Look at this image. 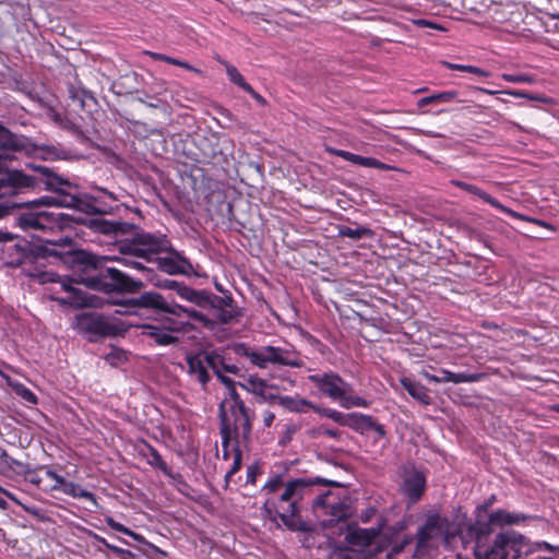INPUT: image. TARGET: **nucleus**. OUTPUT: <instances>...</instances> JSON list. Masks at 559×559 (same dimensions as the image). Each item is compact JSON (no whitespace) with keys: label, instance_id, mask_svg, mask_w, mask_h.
<instances>
[{"label":"nucleus","instance_id":"1","mask_svg":"<svg viewBox=\"0 0 559 559\" xmlns=\"http://www.w3.org/2000/svg\"><path fill=\"white\" fill-rule=\"evenodd\" d=\"M32 175L24 174L21 170V193L28 190H47L53 195H45L34 200L36 204L46 206L69 207L82 212L87 216H99V214L110 213L112 206L106 204L105 199L117 201V197L103 188H95L97 194H80L78 185L71 182L56 174L46 166H33Z\"/></svg>","mask_w":559,"mask_h":559},{"label":"nucleus","instance_id":"2","mask_svg":"<svg viewBox=\"0 0 559 559\" xmlns=\"http://www.w3.org/2000/svg\"><path fill=\"white\" fill-rule=\"evenodd\" d=\"M45 246L61 252H83L90 255L85 259L87 261H84V263L70 264L57 255H49L47 260L49 262L58 261L67 265L74 273H78L76 281L88 288L107 294L114 292L135 294L144 287L142 281L134 280L120 270L108 266V259L106 257H99L83 249H75L74 242L70 237H63L57 241H47Z\"/></svg>","mask_w":559,"mask_h":559},{"label":"nucleus","instance_id":"3","mask_svg":"<svg viewBox=\"0 0 559 559\" xmlns=\"http://www.w3.org/2000/svg\"><path fill=\"white\" fill-rule=\"evenodd\" d=\"M131 238L119 240V251L121 253H131L136 258H143L146 262H155L157 269L169 275H189L193 270L191 262L181 257H156L164 250L165 240L147 233L136 231V228L130 233Z\"/></svg>","mask_w":559,"mask_h":559},{"label":"nucleus","instance_id":"4","mask_svg":"<svg viewBox=\"0 0 559 559\" xmlns=\"http://www.w3.org/2000/svg\"><path fill=\"white\" fill-rule=\"evenodd\" d=\"M468 535L475 539L476 559H527L531 552L524 536L515 532L497 534L491 545L485 543L489 534H478L469 527Z\"/></svg>","mask_w":559,"mask_h":559},{"label":"nucleus","instance_id":"5","mask_svg":"<svg viewBox=\"0 0 559 559\" xmlns=\"http://www.w3.org/2000/svg\"><path fill=\"white\" fill-rule=\"evenodd\" d=\"M7 254V264L14 267H24L25 265L40 264L43 265L44 260H48L49 255L61 257L66 262L84 263L85 259L88 258L83 252H61L57 249H49L44 245H34L25 239H21L15 243L9 245L3 249Z\"/></svg>","mask_w":559,"mask_h":559},{"label":"nucleus","instance_id":"6","mask_svg":"<svg viewBox=\"0 0 559 559\" xmlns=\"http://www.w3.org/2000/svg\"><path fill=\"white\" fill-rule=\"evenodd\" d=\"M319 479L295 478L287 480L282 492V502L288 503V510L282 512V523L292 531H309V524L302 520L300 511L305 500L313 495L314 485Z\"/></svg>","mask_w":559,"mask_h":559},{"label":"nucleus","instance_id":"7","mask_svg":"<svg viewBox=\"0 0 559 559\" xmlns=\"http://www.w3.org/2000/svg\"><path fill=\"white\" fill-rule=\"evenodd\" d=\"M218 417L219 432L233 435L236 443L248 442L252 428L251 417L236 390H231V397L219 404Z\"/></svg>","mask_w":559,"mask_h":559},{"label":"nucleus","instance_id":"8","mask_svg":"<svg viewBox=\"0 0 559 559\" xmlns=\"http://www.w3.org/2000/svg\"><path fill=\"white\" fill-rule=\"evenodd\" d=\"M74 329L95 343L105 337L121 336L128 332V325L114 316L87 311L74 317Z\"/></svg>","mask_w":559,"mask_h":559},{"label":"nucleus","instance_id":"9","mask_svg":"<svg viewBox=\"0 0 559 559\" xmlns=\"http://www.w3.org/2000/svg\"><path fill=\"white\" fill-rule=\"evenodd\" d=\"M56 221L58 223L56 228L58 229L72 228L75 225H82L94 233L103 234L116 239L122 236H128L133 229H135V225L130 223L108 221L102 216H87L82 212L78 214L56 213Z\"/></svg>","mask_w":559,"mask_h":559},{"label":"nucleus","instance_id":"10","mask_svg":"<svg viewBox=\"0 0 559 559\" xmlns=\"http://www.w3.org/2000/svg\"><path fill=\"white\" fill-rule=\"evenodd\" d=\"M29 276H37L41 283L60 282L62 289L69 293V295L66 298L58 299V301L62 305H69L74 308H102L105 305L104 298L72 286L66 280H61V277L55 273H29Z\"/></svg>","mask_w":559,"mask_h":559},{"label":"nucleus","instance_id":"11","mask_svg":"<svg viewBox=\"0 0 559 559\" xmlns=\"http://www.w3.org/2000/svg\"><path fill=\"white\" fill-rule=\"evenodd\" d=\"M308 379L321 394L333 401L341 402L344 393L352 392L353 390L352 385L335 372L310 374Z\"/></svg>","mask_w":559,"mask_h":559},{"label":"nucleus","instance_id":"12","mask_svg":"<svg viewBox=\"0 0 559 559\" xmlns=\"http://www.w3.org/2000/svg\"><path fill=\"white\" fill-rule=\"evenodd\" d=\"M312 507L316 510H322L323 514L330 515L329 519L323 520V525L326 527H332L348 516V507L331 491L318 495L313 499Z\"/></svg>","mask_w":559,"mask_h":559},{"label":"nucleus","instance_id":"13","mask_svg":"<svg viewBox=\"0 0 559 559\" xmlns=\"http://www.w3.org/2000/svg\"><path fill=\"white\" fill-rule=\"evenodd\" d=\"M14 224L25 231H46L56 229V213L48 211H24L14 214Z\"/></svg>","mask_w":559,"mask_h":559},{"label":"nucleus","instance_id":"14","mask_svg":"<svg viewBox=\"0 0 559 559\" xmlns=\"http://www.w3.org/2000/svg\"><path fill=\"white\" fill-rule=\"evenodd\" d=\"M14 224L25 231H46L56 229V213L48 211H24L14 214Z\"/></svg>","mask_w":559,"mask_h":559},{"label":"nucleus","instance_id":"15","mask_svg":"<svg viewBox=\"0 0 559 559\" xmlns=\"http://www.w3.org/2000/svg\"><path fill=\"white\" fill-rule=\"evenodd\" d=\"M532 519L531 515L521 512H509L504 509H498L491 512L487 521L476 519L471 525V531H478V534H490L491 526L519 525Z\"/></svg>","mask_w":559,"mask_h":559},{"label":"nucleus","instance_id":"16","mask_svg":"<svg viewBox=\"0 0 559 559\" xmlns=\"http://www.w3.org/2000/svg\"><path fill=\"white\" fill-rule=\"evenodd\" d=\"M173 304L174 302H169L162 294L151 290L144 292L138 297L126 299L118 305L126 308H143L170 314L176 313V311L171 309Z\"/></svg>","mask_w":559,"mask_h":559},{"label":"nucleus","instance_id":"17","mask_svg":"<svg viewBox=\"0 0 559 559\" xmlns=\"http://www.w3.org/2000/svg\"><path fill=\"white\" fill-rule=\"evenodd\" d=\"M231 350L239 357H245L255 366L261 368L266 367L267 362L280 361V348L278 347H262L260 349H253L245 343H235L230 346Z\"/></svg>","mask_w":559,"mask_h":559},{"label":"nucleus","instance_id":"18","mask_svg":"<svg viewBox=\"0 0 559 559\" xmlns=\"http://www.w3.org/2000/svg\"><path fill=\"white\" fill-rule=\"evenodd\" d=\"M427 488V478L423 471L415 467L405 469L401 485L402 493L412 502H418Z\"/></svg>","mask_w":559,"mask_h":559},{"label":"nucleus","instance_id":"19","mask_svg":"<svg viewBox=\"0 0 559 559\" xmlns=\"http://www.w3.org/2000/svg\"><path fill=\"white\" fill-rule=\"evenodd\" d=\"M32 150L33 143L28 138L11 132L0 121V154L8 155L13 152L29 153Z\"/></svg>","mask_w":559,"mask_h":559},{"label":"nucleus","instance_id":"20","mask_svg":"<svg viewBox=\"0 0 559 559\" xmlns=\"http://www.w3.org/2000/svg\"><path fill=\"white\" fill-rule=\"evenodd\" d=\"M452 185L473 194V195L478 197L484 202H486L489 205H491L492 207L508 214L511 217L522 219V221H530V218H527L523 214H520V213L513 211L512 209L504 206L499 200H497L496 198H493L489 193L485 192L483 189H480L479 187H477L475 185H472V183H468L465 181H461V180H452Z\"/></svg>","mask_w":559,"mask_h":559},{"label":"nucleus","instance_id":"21","mask_svg":"<svg viewBox=\"0 0 559 559\" xmlns=\"http://www.w3.org/2000/svg\"><path fill=\"white\" fill-rule=\"evenodd\" d=\"M442 527V521L438 513L428 515L425 523L417 531L416 551L419 552L423 548L427 547L428 542L438 536Z\"/></svg>","mask_w":559,"mask_h":559},{"label":"nucleus","instance_id":"22","mask_svg":"<svg viewBox=\"0 0 559 559\" xmlns=\"http://www.w3.org/2000/svg\"><path fill=\"white\" fill-rule=\"evenodd\" d=\"M140 329L141 335L153 340L156 345L167 346L179 342V338L173 334L174 330L164 325L146 323L140 325Z\"/></svg>","mask_w":559,"mask_h":559},{"label":"nucleus","instance_id":"23","mask_svg":"<svg viewBox=\"0 0 559 559\" xmlns=\"http://www.w3.org/2000/svg\"><path fill=\"white\" fill-rule=\"evenodd\" d=\"M248 391L259 396L263 402L275 403L280 400V386L260 378H251L243 385Z\"/></svg>","mask_w":559,"mask_h":559},{"label":"nucleus","instance_id":"24","mask_svg":"<svg viewBox=\"0 0 559 559\" xmlns=\"http://www.w3.org/2000/svg\"><path fill=\"white\" fill-rule=\"evenodd\" d=\"M21 170L0 164V198L21 193Z\"/></svg>","mask_w":559,"mask_h":559},{"label":"nucleus","instance_id":"25","mask_svg":"<svg viewBox=\"0 0 559 559\" xmlns=\"http://www.w3.org/2000/svg\"><path fill=\"white\" fill-rule=\"evenodd\" d=\"M379 528H361L358 526H348L345 539L352 546L369 547L379 536Z\"/></svg>","mask_w":559,"mask_h":559},{"label":"nucleus","instance_id":"26","mask_svg":"<svg viewBox=\"0 0 559 559\" xmlns=\"http://www.w3.org/2000/svg\"><path fill=\"white\" fill-rule=\"evenodd\" d=\"M204 353L205 352L201 350L194 355H188L186 358L189 373L195 374L198 381L203 386H205L211 380V377L206 369L207 365L204 360Z\"/></svg>","mask_w":559,"mask_h":559},{"label":"nucleus","instance_id":"27","mask_svg":"<svg viewBox=\"0 0 559 559\" xmlns=\"http://www.w3.org/2000/svg\"><path fill=\"white\" fill-rule=\"evenodd\" d=\"M175 292L180 298L188 300L199 307H204L207 305L209 292L206 290H195L180 282Z\"/></svg>","mask_w":559,"mask_h":559},{"label":"nucleus","instance_id":"28","mask_svg":"<svg viewBox=\"0 0 559 559\" xmlns=\"http://www.w3.org/2000/svg\"><path fill=\"white\" fill-rule=\"evenodd\" d=\"M146 447H147V451H148L147 462L150 465L157 467L165 475L177 480L183 487H188V484L182 479L180 474H174L170 471L167 463L163 460L162 455L158 453V451L155 448L151 447L150 444H146Z\"/></svg>","mask_w":559,"mask_h":559},{"label":"nucleus","instance_id":"29","mask_svg":"<svg viewBox=\"0 0 559 559\" xmlns=\"http://www.w3.org/2000/svg\"><path fill=\"white\" fill-rule=\"evenodd\" d=\"M204 360L207 367L211 368L214 373H223V371H225L237 374L239 371L236 365L226 364L224 358L215 350L204 353Z\"/></svg>","mask_w":559,"mask_h":559},{"label":"nucleus","instance_id":"30","mask_svg":"<svg viewBox=\"0 0 559 559\" xmlns=\"http://www.w3.org/2000/svg\"><path fill=\"white\" fill-rule=\"evenodd\" d=\"M453 102H461L459 99V92L457 91H443L439 93H435L428 96H425L420 98L417 102V106L419 108H424L428 105H439V104H448Z\"/></svg>","mask_w":559,"mask_h":559},{"label":"nucleus","instance_id":"31","mask_svg":"<svg viewBox=\"0 0 559 559\" xmlns=\"http://www.w3.org/2000/svg\"><path fill=\"white\" fill-rule=\"evenodd\" d=\"M401 384L412 397L424 404H429L430 396L428 390L423 384L409 378H402Z\"/></svg>","mask_w":559,"mask_h":559},{"label":"nucleus","instance_id":"32","mask_svg":"<svg viewBox=\"0 0 559 559\" xmlns=\"http://www.w3.org/2000/svg\"><path fill=\"white\" fill-rule=\"evenodd\" d=\"M477 90L479 92L488 94V95H495V94L500 93L499 91L487 90V88H484V87H477ZM501 93L510 95V96H513V97H516V98H526V99L534 100V102H539V103H543V104H551V99L549 97H547L545 95H540V94H532V93L526 92V91L506 90V91H502Z\"/></svg>","mask_w":559,"mask_h":559},{"label":"nucleus","instance_id":"33","mask_svg":"<svg viewBox=\"0 0 559 559\" xmlns=\"http://www.w3.org/2000/svg\"><path fill=\"white\" fill-rule=\"evenodd\" d=\"M374 420L371 415L354 412L349 428L361 436L369 435Z\"/></svg>","mask_w":559,"mask_h":559},{"label":"nucleus","instance_id":"34","mask_svg":"<svg viewBox=\"0 0 559 559\" xmlns=\"http://www.w3.org/2000/svg\"><path fill=\"white\" fill-rule=\"evenodd\" d=\"M282 407L288 409L289 412L296 413H306L309 409L320 412V407H317L305 399H293L288 396H282Z\"/></svg>","mask_w":559,"mask_h":559},{"label":"nucleus","instance_id":"35","mask_svg":"<svg viewBox=\"0 0 559 559\" xmlns=\"http://www.w3.org/2000/svg\"><path fill=\"white\" fill-rule=\"evenodd\" d=\"M337 231L340 237H346L353 240H360L362 238H370L373 236V231L369 227L360 225H358L356 228L341 225L337 227Z\"/></svg>","mask_w":559,"mask_h":559},{"label":"nucleus","instance_id":"36","mask_svg":"<svg viewBox=\"0 0 559 559\" xmlns=\"http://www.w3.org/2000/svg\"><path fill=\"white\" fill-rule=\"evenodd\" d=\"M41 204H36L33 201H26V202H15L12 200H3L0 201V218H3L10 214H15L16 211L22 210L23 207H29V206H40Z\"/></svg>","mask_w":559,"mask_h":559},{"label":"nucleus","instance_id":"37","mask_svg":"<svg viewBox=\"0 0 559 559\" xmlns=\"http://www.w3.org/2000/svg\"><path fill=\"white\" fill-rule=\"evenodd\" d=\"M222 63L226 66V72H227L228 79L234 84L238 85L240 88H242L245 92H247L251 95H257L254 90L251 87L250 84H248L245 81L243 76L240 74V72L237 70L236 67H234L233 64H229L225 61H222Z\"/></svg>","mask_w":559,"mask_h":559},{"label":"nucleus","instance_id":"38","mask_svg":"<svg viewBox=\"0 0 559 559\" xmlns=\"http://www.w3.org/2000/svg\"><path fill=\"white\" fill-rule=\"evenodd\" d=\"M171 309L176 311V313H170L175 317H181L182 314H186L188 318L193 319L198 322L203 323L205 326L209 325L210 320L206 319V317L201 313L200 311H197L194 309H190L183 306H180L178 304H173Z\"/></svg>","mask_w":559,"mask_h":559},{"label":"nucleus","instance_id":"39","mask_svg":"<svg viewBox=\"0 0 559 559\" xmlns=\"http://www.w3.org/2000/svg\"><path fill=\"white\" fill-rule=\"evenodd\" d=\"M318 413L326 416L328 418H331L333 421L341 426H345L348 428L350 426L353 413L344 414L333 408H320V412Z\"/></svg>","mask_w":559,"mask_h":559},{"label":"nucleus","instance_id":"40","mask_svg":"<svg viewBox=\"0 0 559 559\" xmlns=\"http://www.w3.org/2000/svg\"><path fill=\"white\" fill-rule=\"evenodd\" d=\"M136 100L141 104H144L148 108L159 110L165 116L170 115V106L166 100L148 95H146V98L138 97Z\"/></svg>","mask_w":559,"mask_h":559},{"label":"nucleus","instance_id":"41","mask_svg":"<svg viewBox=\"0 0 559 559\" xmlns=\"http://www.w3.org/2000/svg\"><path fill=\"white\" fill-rule=\"evenodd\" d=\"M0 491H2L9 499H11L12 501H14L16 504H19L25 512H27L28 514L37 518L38 520L40 521H45L47 520V516L45 515V512L40 509V508H37L35 506H29V504H24L22 503L21 501H19L13 493L2 489L0 487Z\"/></svg>","mask_w":559,"mask_h":559},{"label":"nucleus","instance_id":"42","mask_svg":"<svg viewBox=\"0 0 559 559\" xmlns=\"http://www.w3.org/2000/svg\"><path fill=\"white\" fill-rule=\"evenodd\" d=\"M263 514L266 519L271 521V523L277 528L280 527V523L277 522V518L280 516V511L277 510V502L275 498H267L263 506Z\"/></svg>","mask_w":559,"mask_h":559},{"label":"nucleus","instance_id":"43","mask_svg":"<svg viewBox=\"0 0 559 559\" xmlns=\"http://www.w3.org/2000/svg\"><path fill=\"white\" fill-rule=\"evenodd\" d=\"M148 282L158 288L169 290H176L178 284L180 283L174 280L160 278L159 275H157L154 271L148 272Z\"/></svg>","mask_w":559,"mask_h":559},{"label":"nucleus","instance_id":"44","mask_svg":"<svg viewBox=\"0 0 559 559\" xmlns=\"http://www.w3.org/2000/svg\"><path fill=\"white\" fill-rule=\"evenodd\" d=\"M340 404L342 407L348 409L352 407H368L370 405V402L364 397L353 395L349 392H347L344 393V396L342 397Z\"/></svg>","mask_w":559,"mask_h":559},{"label":"nucleus","instance_id":"45","mask_svg":"<svg viewBox=\"0 0 559 559\" xmlns=\"http://www.w3.org/2000/svg\"><path fill=\"white\" fill-rule=\"evenodd\" d=\"M487 374L484 372L467 373V372H452V383H471L478 382L486 379Z\"/></svg>","mask_w":559,"mask_h":559},{"label":"nucleus","instance_id":"46","mask_svg":"<svg viewBox=\"0 0 559 559\" xmlns=\"http://www.w3.org/2000/svg\"><path fill=\"white\" fill-rule=\"evenodd\" d=\"M445 66L450 70L468 72V73H472V74H475L478 76H485V78L489 76L488 71H485L484 69L475 67V66L459 64V63H451V62H445Z\"/></svg>","mask_w":559,"mask_h":559},{"label":"nucleus","instance_id":"47","mask_svg":"<svg viewBox=\"0 0 559 559\" xmlns=\"http://www.w3.org/2000/svg\"><path fill=\"white\" fill-rule=\"evenodd\" d=\"M36 150H40L45 154V156L50 157V158H66L67 157L64 148H62L60 146H55V145L37 146V145L33 144V150L29 153H32Z\"/></svg>","mask_w":559,"mask_h":559},{"label":"nucleus","instance_id":"48","mask_svg":"<svg viewBox=\"0 0 559 559\" xmlns=\"http://www.w3.org/2000/svg\"><path fill=\"white\" fill-rule=\"evenodd\" d=\"M241 444L242 443L235 442V444L233 445L234 461H233V465H231L230 469L225 475L226 483H228L230 477L234 474H236L241 467V460H242V454H241V450H240Z\"/></svg>","mask_w":559,"mask_h":559},{"label":"nucleus","instance_id":"49","mask_svg":"<svg viewBox=\"0 0 559 559\" xmlns=\"http://www.w3.org/2000/svg\"><path fill=\"white\" fill-rule=\"evenodd\" d=\"M501 78L506 82H510V83L534 84L536 82L535 75L527 74V73H519V74L502 73Z\"/></svg>","mask_w":559,"mask_h":559},{"label":"nucleus","instance_id":"50","mask_svg":"<svg viewBox=\"0 0 559 559\" xmlns=\"http://www.w3.org/2000/svg\"><path fill=\"white\" fill-rule=\"evenodd\" d=\"M231 302H233L231 297H228V296L221 297V296H216V295L209 293L207 305H210L211 307L216 309V311L219 309H224V308H230Z\"/></svg>","mask_w":559,"mask_h":559},{"label":"nucleus","instance_id":"51","mask_svg":"<svg viewBox=\"0 0 559 559\" xmlns=\"http://www.w3.org/2000/svg\"><path fill=\"white\" fill-rule=\"evenodd\" d=\"M359 166H362V167H370V168H376V169H380V170H391L392 167L388 164H384L382 163L381 160L377 159V158H373V157H365V156H361L359 157L358 159V164Z\"/></svg>","mask_w":559,"mask_h":559},{"label":"nucleus","instance_id":"52","mask_svg":"<svg viewBox=\"0 0 559 559\" xmlns=\"http://www.w3.org/2000/svg\"><path fill=\"white\" fill-rule=\"evenodd\" d=\"M129 255L133 257V258H123L122 259V262L127 265V266H130L132 269H135V270H139L141 271L146 281L148 282V272L150 271H154L153 269L146 266L145 264H143L141 261H139L135 255L131 254V253H128Z\"/></svg>","mask_w":559,"mask_h":559},{"label":"nucleus","instance_id":"53","mask_svg":"<svg viewBox=\"0 0 559 559\" xmlns=\"http://www.w3.org/2000/svg\"><path fill=\"white\" fill-rule=\"evenodd\" d=\"M423 376L430 382L433 383H447L452 382V371L447 369L440 370V376L431 374L427 371L423 372Z\"/></svg>","mask_w":559,"mask_h":559},{"label":"nucleus","instance_id":"54","mask_svg":"<svg viewBox=\"0 0 559 559\" xmlns=\"http://www.w3.org/2000/svg\"><path fill=\"white\" fill-rule=\"evenodd\" d=\"M105 360L111 366H118L127 360V353L122 349L114 348L105 356Z\"/></svg>","mask_w":559,"mask_h":559},{"label":"nucleus","instance_id":"55","mask_svg":"<svg viewBox=\"0 0 559 559\" xmlns=\"http://www.w3.org/2000/svg\"><path fill=\"white\" fill-rule=\"evenodd\" d=\"M222 436V447H223V459L228 460L230 456V452H233V445L235 444L234 436L226 432H219Z\"/></svg>","mask_w":559,"mask_h":559},{"label":"nucleus","instance_id":"56","mask_svg":"<svg viewBox=\"0 0 559 559\" xmlns=\"http://www.w3.org/2000/svg\"><path fill=\"white\" fill-rule=\"evenodd\" d=\"M413 542V538L411 536H404V538L399 542V543H395L390 552L386 556V559H392L394 558L395 556L400 555L401 552L404 551L405 547L407 545H409L411 543Z\"/></svg>","mask_w":559,"mask_h":559},{"label":"nucleus","instance_id":"57","mask_svg":"<svg viewBox=\"0 0 559 559\" xmlns=\"http://www.w3.org/2000/svg\"><path fill=\"white\" fill-rule=\"evenodd\" d=\"M328 152H330L332 155L338 156V157L343 158L344 160L349 162L355 165L358 164V159L360 157V155L350 153L348 151L338 150V148H328Z\"/></svg>","mask_w":559,"mask_h":559},{"label":"nucleus","instance_id":"58","mask_svg":"<svg viewBox=\"0 0 559 559\" xmlns=\"http://www.w3.org/2000/svg\"><path fill=\"white\" fill-rule=\"evenodd\" d=\"M14 390H15V393L19 396H21L25 402L31 403V404L37 403L36 395L25 385L19 384L14 388Z\"/></svg>","mask_w":559,"mask_h":559},{"label":"nucleus","instance_id":"59","mask_svg":"<svg viewBox=\"0 0 559 559\" xmlns=\"http://www.w3.org/2000/svg\"><path fill=\"white\" fill-rule=\"evenodd\" d=\"M301 365L302 361L297 354H289L282 348V366L300 367Z\"/></svg>","mask_w":559,"mask_h":559},{"label":"nucleus","instance_id":"60","mask_svg":"<svg viewBox=\"0 0 559 559\" xmlns=\"http://www.w3.org/2000/svg\"><path fill=\"white\" fill-rule=\"evenodd\" d=\"M380 549H366L362 551H356L350 549L349 559H377V555Z\"/></svg>","mask_w":559,"mask_h":559},{"label":"nucleus","instance_id":"61","mask_svg":"<svg viewBox=\"0 0 559 559\" xmlns=\"http://www.w3.org/2000/svg\"><path fill=\"white\" fill-rule=\"evenodd\" d=\"M236 316L237 312L231 308H224L216 311V318L222 323H230Z\"/></svg>","mask_w":559,"mask_h":559},{"label":"nucleus","instance_id":"62","mask_svg":"<svg viewBox=\"0 0 559 559\" xmlns=\"http://www.w3.org/2000/svg\"><path fill=\"white\" fill-rule=\"evenodd\" d=\"M371 432L374 435V437H373L374 442L386 438V430H385L384 425L379 423L377 419L374 420L372 428H370V433Z\"/></svg>","mask_w":559,"mask_h":559},{"label":"nucleus","instance_id":"63","mask_svg":"<svg viewBox=\"0 0 559 559\" xmlns=\"http://www.w3.org/2000/svg\"><path fill=\"white\" fill-rule=\"evenodd\" d=\"M108 549L120 559H134L135 558V555L132 551H130L128 549L120 548L115 545L108 546Z\"/></svg>","mask_w":559,"mask_h":559},{"label":"nucleus","instance_id":"64","mask_svg":"<svg viewBox=\"0 0 559 559\" xmlns=\"http://www.w3.org/2000/svg\"><path fill=\"white\" fill-rule=\"evenodd\" d=\"M349 556L350 548H335L330 552L329 559H349Z\"/></svg>","mask_w":559,"mask_h":559}]
</instances>
